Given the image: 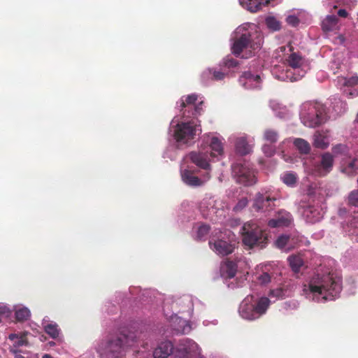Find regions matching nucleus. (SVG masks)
Here are the masks:
<instances>
[{
  "instance_id": "41",
  "label": "nucleus",
  "mask_w": 358,
  "mask_h": 358,
  "mask_svg": "<svg viewBox=\"0 0 358 358\" xmlns=\"http://www.w3.org/2000/svg\"><path fill=\"white\" fill-rule=\"evenodd\" d=\"M277 270L273 268L271 264L265 265L262 272L256 275V280L262 285L268 284L272 278H275Z\"/></svg>"
},
{
  "instance_id": "17",
  "label": "nucleus",
  "mask_w": 358,
  "mask_h": 358,
  "mask_svg": "<svg viewBox=\"0 0 358 358\" xmlns=\"http://www.w3.org/2000/svg\"><path fill=\"white\" fill-rule=\"evenodd\" d=\"M232 174L237 182L245 186H250L256 183L257 180L253 169L250 168L249 163L234 164L231 166Z\"/></svg>"
},
{
  "instance_id": "33",
  "label": "nucleus",
  "mask_w": 358,
  "mask_h": 358,
  "mask_svg": "<svg viewBox=\"0 0 358 358\" xmlns=\"http://www.w3.org/2000/svg\"><path fill=\"white\" fill-rule=\"evenodd\" d=\"M351 137L355 139V143H353V148L355 153V159L351 162L346 167L344 168V171L346 173L351 174L353 173L355 169L357 168L355 165V162L358 158V112L357 114V117L355 120L353 122V126L350 133Z\"/></svg>"
},
{
  "instance_id": "38",
  "label": "nucleus",
  "mask_w": 358,
  "mask_h": 358,
  "mask_svg": "<svg viewBox=\"0 0 358 358\" xmlns=\"http://www.w3.org/2000/svg\"><path fill=\"white\" fill-rule=\"evenodd\" d=\"M210 230L208 224L202 222H194L192 226V235L197 241H205Z\"/></svg>"
},
{
  "instance_id": "58",
  "label": "nucleus",
  "mask_w": 358,
  "mask_h": 358,
  "mask_svg": "<svg viewBox=\"0 0 358 358\" xmlns=\"http://www.w3.org/2000/svg\"><path fill=\"white\" fill-rule=\"evenodd\" d=\"M13 308L10 306L5 303H0V317L9 318L11 316Z\"/></svg>"
},
{
  "instance_id": "36",
  "label": "nucleus",
  "mask_w": 358,
  "mask_h": 358,
  "mask_svg": "<svg viewBox=\"0 0 358 358\" xmlns=\"http://www.w3.org/2000/svg\"><path fill=\"white\" fill-rule=\"evenodd\" d=\"M329 69L334 74L348 70V59L342 52H337L329 63Z\"/></svg>"
},
{
  "instance_id": "31",
  "label": "nucleus",
  "mask_w": 358,
  "mask_h": 358,
  "mask_svg": "<svg viewBox=\"0 0 358 358\" xmlns=\"http://www.w3.org/2000/svg\"><path fill=\"white\" fill-rule=\"evenodd\" d=\"M142 292L139 287H130L128 290L119 291L115 293V301L117 303H127L131 298L141 300L140 294Z\"/></svg>"
},
{
  "instance_id": "24",
  "label": "nucleus",
  "mask_w": 358,
  "mask_h": 358,
  "mask_svg": "<svg viewBox=\"0 0 358 358\" xmlns=\"http://www.w3.org/2000/svg\"><path fill=\"white\" fill-rule=\"evenodd\" d=\"M352 139H353V141L351 143V147H350L347 144H344V143H337V144L334 145L331 147V152H332L331 154L334 155V157H343V159H345V158L350 159L352 157L350 149H352L353 152H355L353 145H352L353 143H355V139L354 138H352ZM354 155H355V153H354ZM355 157L356 156H354L353 159L348 164L343 163L342 164V171L344 173H345L350 176H353L355 173L356 171L358 169V157H357V160H356V162H355V165H356L357 168L355 169V171H353L352 173L349 174V173H346L345 171H344V168L346 167L351 162H352L355 159Z\"/></svg>"
},
{
  "instance_id": "35",
  "label": "nucleus",
  "mask_w": 358,
  "mask_h": 358,
  "mask_svg": "<svg viewBox=\"0 0 358 358\" xmlns=\"http://www.w3.org/2000/svg\"><path fill=\"white\" fill-rule=\"evenodd\" d=\"M292 292V287L290 283H284L275 289H271L267 298L270 299L271 303V302H275L277 300L289 296Z\"/></svg>"
},
{
  "instance_id": "42",
  "label": "nucleus",
  "mask_w": 358,
  "mask_h": 358,
  "mask_svg": "<svg viewBox=\"0 0 358 358\" xmlns=\"http://www.w3.org/2000/svg\"><path fill=\"white\" fill-rule=\"evenodd\" d=\"M343 262L348 266L358 269V248H350L345 251Z\"/></svg>"
},
{
  "instance_id": "49",
  "label": "nucleus",
  "mask_w": 358,
  "mask_h": 358,
  "mask_svg": "<svg viewBox=\"0 0 358 358\" xmlns=\"http://www.w3.org/2000/svg\"><path fill=\"white\" fill-rule=\"evenodd\" d=\"M280 180L284 184L290 187H294L297 183V175L293 171H285L280 175Z\"/></svg>"
},
{
  "instance_id": "11",
  "label": "nucleus",
  "mask_w": 358,
  "mask_h": 358,
  "mask_svg": "<svg viewBox=\"0 0 358 358\" xmlns=\"http://www.w3.org/2000/svg\"><path fill=\"white\" fill-rule=\"evenodd\" d=\"M241 236L243 243L252 248L258 247L264 248L266 247L267 236L262 228L256 221L245 222L241 227Z\"/></svg>"
},
{
  "instance_id": "15",
  "label": "nucleus",
  "mask_w": 358,
  "mask_h": 358,
  "mask_svg": "<svg viewBox=\"0 0 358 358\" xmlns=\"http://www.w3.org/2000/svg\"><path fill=\"white\" fill-rule=\"evenodd\" d=\"M213 160L209 152L202 148L199 151H192L187 155L183 162L187 163H192L195 165L196 168L204 170V172H209L211 174L212 167L211 163L215 162Z\"/></svg>"
},
{
  "instance_id": "14",
  "label": "nucleus",
  "mask_w": 358,
  "mask_h": 358,
  "mask_svg": "<svg viewBox=\"0 0 358 358\" xmlns=\"http://www.w3.org/2000/svg\"><path fill=\"white\" fill-rule=\"evenodd\" d=\"M228 143L234 147L235 153L241 157L250 155L255 146V138L243 132L231 134L227 138Z\"/></svg>"
},
{
  "instance_id": "7",
  "label": "nucleus",
  "mask_w": 358,
  "mask_h": 358,
  "mask_svg": "<svg viewBox=\"0 0 358 358\" xmlns=\"http://www.w3.org/2000/svg\"><path fill=\"white\" fill-rule=\"evenodd\" d=\"M299 119L306 127H320L328 119L326 106L317 100L305 101L299 107Z\"/></svg>"
},
{
  "instance_id": "34",
  "label": "nucleus",
  "mask_w": 358,
  "mask_h": 358,
  "mask_svg": "<svg viewBox=\"0 0 358 358\" xmlns=\"http://www.w3.org/2000/svg\"><path fill=\"white\" fill-rule=\"evenodd\" d=\"M343 231L346 235L351 237L352 240L358 242V211L354 215H350L345 224L343 226Z\"/></svg>"
},
{
  "instance_id": "27",
  "label": "nucleus",
  "mask_w": 358,
  "mask_h": 358,
  "mask_svg": "<svg viewBox=\"0 0 358 358\" xmlns=\"http://www.w3.org/2000/svg\"><path fill=\"white\" fill-rule=\"evenodd\" d=\"M302 239L299 234H282L278 237L275 244L278 248L287 252L302 242Z\"/></svg>"
},
{
  "instance_id": "26",
  "label": "nucleus",
  "mask_w": 358,
  "mask_h": 358,
  "mask_svg": "<svg viewBox=\"0 0 358 358\" xmlns=\"http://www.w3.org/2000/svg\"><path fill=\"white\" fill-rule=\"evenodd\" d=\"M188 317L178 316V314L173 313L169 318V326L171 334L173 335L187 334L192 331V327Z\"/></svg>"
},
{
  "instance_id": "22",
  "label": "nucleus",
  "mask_w": 358,
  "mask_h": 358,
  "mask_svg": "<svg viewBox=\"0 0 358 358\" xmlns=\"http://www.w3.org/2000/svg\"><path fill=\"white\" fill-rule=\"evenodd\" d=\"M237 271V264L230 260L224 261L220 266V275L224 279V283L229 288L235 289L241 285L235 282L234 278Z\"/></svg>"
},
{
  "instance_id": "52",
  "label": "nucleus",
  "mask_w": 358,
  "mask_h": 358,
  "mask_svg": "<svg viewBox=\"0 0 358 358\" xmlns=\"http://www.w3.org/2000/svg\"><path fill=\"white\" fill-rule=\"evenodd\" d=\"M119 304L115 302L114 295L111 301H108L105 303L103 311L109 316L117 314L119 310Z\"/></svg>"
},
{
  "instance_id": "20",
  "label": "nucleus",
  "mask_w": 358,
  "mask_h": 358,
  "mask_svg": "<svg viewBox=\"0 0 358 358\" xmlns=\"http://www.w3.org/2000/svg\"><path fill=\"white\" fill-rule=\"evenodd\" d=\"M239 84L245 90H260L262 87V73L248 70L243 73L238 79Z\"/></svg>"
},
{
  "instance_id": "47",
  "label": "nucleus",
  "mask_w": 358,
  "mask_h": 358,
  "mask_svg": "<svg viewBox=\"0 0 358 358\" xmlns=\"http://www.w3.org/2000/svg\"><path fill=\"white\" fill-rule=\"evenodd\" d=\"M357 0H322V4L329 10L337 8L342 5H347L350 7L354 6Z\"/></svg>"
},
{
  "instance_id": "60",
  "label": "nucleus",
  "mask_w": 358,
  "mask_h": 358,
  "mask_svg": "<svg viewBox=\"0 0 358 358\" xmlns=\"http://www.w3.org/2000/svg\"><path fill=\"white\" fill-rule=\"evenodd\" d=\"M217 324H218V321L216 319L205 320L203 321V324L206 327H208L210 325L216 326Z\"/></svg>"
},
{
  "instance_id": "18",
  "label": "nucleus",
  "mask_w": 358,
  "mask_h": 358,
  "mask_svg": "<svg viewBox=\"0 0 358 358\" xmlns=\"http://www.w3.org/2000/svg\"><path fill=\"white\" fill-rule=\"evenodd\" d=\"M223 141V137L218 134L203 136L202 142L208 145L206 150L209 152L213 160L219 161L224 157Z\"/></svg>"
},
{
  "instance_id": "46",
  "label": "nucleus",
  "mask_w": 358,
  "mask_h": 358,
  "mask_svg": "<svg viewBox=\"0 0 358 358\" xmlns=\"http://www.w3.org/2000/svg\"><path fill=\"white\" fill-rule=\"evenodd\" d=\"M294 53L292 52V48L290 45H281L275 50L273 57L277 60L286 61L289 59L290 54Z\"/></svg>"
},
{
  "instance_id": "48",
  "label": "nucleus",
  "mask_w": 358,
  "mask_h": 358,
  "mask_svg": "<svg viewBox=\"0 0 358 358\" xmlns=\"http://www.w3.org/2000/svg\"><path fill=\"white\" fill-rule=\"evenodd\" d=\"M280 135L278 131L272 128H266L262 131V141L267 143L275 144L278 142Z\"/></svg>"
},
{
  "instance_id": "59",
  "label": "nucleus",
  "mask_w": 358,
  "mask_h": 358,
  "mask_svg": "<svg viewBox=\"0 0 358 358\" xmlns=\"http://www.w3.org/2000/svg\"><path fill=\"white\" fill-rule=\"evenodd\" d=\"M301 21L300 15H296L295 13L289 14L286 17V22L293 27H296L299 25Z\"/></svg>"
},
{
  "instance_id": "63",
  "label": "nucleus",
  "mask_w": 358,
  "mask_h": 358,
  "mask_svg": "<svg viewBox=\"0 0 358 358\" xmlns=\"http://www.w3.org/2000/svg\"><path fill=\"white\" fill-rule=\"evenodd\" d=\"M83 358H96L95 355L92 351H87L83 355Z\"/></svg>"
},
{
  "instance_id": "50",
  "label": "nucleus",
  "mask_w": 358,
  "mask_h": 358,
  "mask_svg": "<svg viewBox=\"0 0 358 358\" xmlns=\"http://www.w3.org/2000/svg\"><path fill=\"white\" fill-rule=\"evenodd\" d=\"M287 259L292 270L294 273H298L303 265V261L300 255H293L289 256Z\"/></svg>"
},
{
  "instance_id": "25",
  "label": "nucleus",
  "mask_w": 358,
  "mask_h": 358,
  "mask_svg": "<svg viewBox=\"0 0 358 358\" xmlns=\"http://www.w3.org/2000/svg\"><path fill=\"white\" fill-rule=\"evenodd\" d=\"M227 77V72L219 64L216 66L206 68L200 76L201 81L205 85H209L212 81H222Z\"/></svg>"
},
{
  "instance_id": "45",
  "label": "nucleus",
  "mask_w": 358,
  "mask_h": 358,
  "mask_svg": "<svg viewBox=\"0 0 358 358\" xmlns=\"http://www.w3.org/2000/svg\"><path fill=\"white\" fill-rule=\"evenodd\" d=\"M219 64L225 70L229 76L238 66L239 62L232 55H228L220 62Z\"/></svg>"
},
{
  "instance_id": "54",
  "label": "nucleus",
  "mask_w": 358,
  "mask_h": 358,
  "mask_svg": "<svg viewBox=\"0 0 358 358\" xmlns=\"http://www.w3.org/2000/svg\"><path fill=\"white\" fill-rule=\"evenodd\" d=\"M287 146H282V142L278 145V150L280 152V156L287 163L294 164L296 162V157L291 155H288L286 153Z\"/></svg>"
},
{
  "instance_id": "4",
  "label": "nucleus",
  "mask_w": 358,
  "mask_h": 358,
  "mask_svg": "<svg viewBox=\"0 0 358 358\" xmlns=\"http://www.w3.org/2000/svg\"><path fill=\"white\" fill-rule=\"evenodd\" d=\"M264 35L258 28L248 23L238 26L231 34L230 46L236 57H248L261 50Z\"/></svg>"
},
{
  "instance_id": "13",
  "label": "nucleus",
  "mask_w": 358,
  "mask_h": 358,
  "mask_svg": "<svg viewBox=\"0 0 358 358\" xmlns=\"http://www.w3.org/2000/svg\"><path fill=\"white\" fill-rule=\"evenodd\" d=\"M180 173L182 182L192 188L203 187L211 178L209 172H204L199 176L198 170L184 162L180 165Z\"/></svg>"
},
{
  "instance_id": "2",
  "label": "nucleus",
  "mask_w": 358,
  "mask_h": 358,
  "mask_svg": "<svg viewBox=\"0 0 358 358\" xmlns=\"http://www.w3.org/2000/svg\"><path fill=\"white\" fill-rule=\"evenodd\" d=\"M141 324L138 320L122 313L117 320L105 319L102 322L103 327L108 334L115 332L117 334L108 336L98 343L96 351L99 358H122L127 350L137 343Z\"/></svg>"
},
{
  "instance_id": "64",
  "label": "nucleus",
  "mask_w": 358,
  "mask_h": 358,
  "mask_svg": "<svg viewBox=\"0 0 358 358\" xmlns=\"http://www.w3.org/2000/svg\"><path fill=\"white\" fill-rule=\"evenodd\" d=\"M29 333L27 331H22V332H20L19 334L20 335L21 337H23V338H27V336H28Z\"/></svg>"
},
{
  "instance_id": "16",
  "label": "nucleus",
  "mask_w": 358,
  "mask_h": 358,
  "mask_svg": "<svg viewBox=\"0 0 358 358\" xmlns=\"http://www.w3.org/2000/svg\"><path fill=\"white\" fill-rule=\"evenodd\" d=\"M169 134L170 136L169 138V145L167 146L166 149L163 153V157L164 159H169L170 160H175L178 156V150H183L190 145H192L196 140V138L198 135H194L192 141L190 142H187L184 144L179 143V133H175V128H172L171 123H170Z\"/></svg>"
},
{
  "instance_id": "5",
  "label": "nucleus",
  "mask_w": 358,
  "mask_h": 358,
  "mask_svg": "<svg viewBox=\"0 0 358 358\" xmlns=\"http://www.w3.org/2000/svg\"><path fill=\"white\" fill-rule=\"evenodd\" d=\"M287 64V66L285 63L274 65L271 71L272 76L280 81L296 82L307 73L308 66L298 53L290 54Z\"/></svg>"
},
{
  "instance_id": "61",
  "label": "nucleus",
  "mask_w": 358,
  "mask_h": 358,
  "mask_svg": "<svg viewBox=\"0 0 358 358\" xmlns=\"http://www.w3.org/2000/svg\"><path fill=\"white\" fill-rule=\"evenodd\" d=\"M10 352L14 355L15 358H25L23 355L20 354L21 351L17 349L11 348L10 350Z\"/></svg>"
},
{
  "instance_id": "55",
  "label": "nucleus",
  "mask_w": 358,
  "mask_h": 358,
  "mask_svg": "<svg viewBox=\"0 0 358 358\" xmlns=\"http://www.w3.org/2000/svg\"><path fill=\"white\" fill-rule=\"evenodd\" d=\"M262 151L266 157H272L276 153V147L275 144L264 143Z\"/></svg>"
},
{
  "instance_id": "28",
  "label": "nucleus",
  "mask_w": 358,
  "mask_h": 358,
  "mask_svg": "<svg viewBox=\"0 0 358 358\" xmlns=\"http://www.w3.org/2000/svg\"><path fill=\"white\" fill-rule=\"evenodd\" d=\"M292 221L293 217L291 213L281 209L275 213L274 217L268 222V225L271 228L287 227Z\"/></svg>"
},
{
  "instance_id": "62",
  "label": "nucleus",
  "mask_w": 358,
  "mask_h": 358,
  "mask_svg": "<svg viewBox=\"0 0 358 358\" xmlns=\"http://www.w3.org/2000/svg\"><path fill=\"white\" fill-rule=\"evenodd\" d=\"M337 14L339 17L345 18L348 15V11L344 8H341L338 10Z\"/></svg>"
},
{
  "instance_id": "39",
  "label": "nucleus",
  "mask_w": 358,
  "mask_h": 358,
  "mask_svg": "<svg viewBox=\"0 0 358 358\" xmlns=\"http://www.w3.org/2000/svg\"><path fill=\"white\" fill-rule=\"evenodd\" d=\"M14 317L17 322L23 323L30 320L31 312L26 306L20 303L15 304L13 307Z\"/></svg>"
},
{
  "instance_id": "53",
  "label": "nucleus",
  "mask_w": 358,
  "mask_h": 358,
  "mask_svg": "<svg viewBox=\"0 0 358 358\" xmlns=\"http://www.w3.org/2000/svg\"><path fill=\"white\" fill-rule=\"evenodd\" d=\"M8 339L13 341V348H19L22 346H27L28 345V341L27 338H23L20 334H10L8 335Z\"/></svg>"
},
{
  "instance_id": "37",
  "label": "nucleus",
  "mask_w": 358,
  "mask_h": 358,
  "mask_svg": "<svg viewBox=\"0 0 358 358\" xmlns=\"http://www.w3.org/2000/svg\"><path fill=\"white\" fill-rule=\"evenodd\" d=\"M174 346L169 341H162L153 351L154 358H167L172 355L173 357Z\"/></svg>"
},
{
  "instance_id": "21",
  "label": "nucleus",
  "mask_w": 358,
  "mask_h": 358,
  "mask_svg": "<svg viewBox=\"0 0 358 358\" xmlns=\"http://www.w3.org/2000/svg\"><path fill=\"white\" fill-rule=\"evenodd\" d=\"M334 163V155L329 152H324L320 156L319 160L313 163V173L318 176H324L332 170Z\"/></svg>"
},
{
  "instance_id": "40",
  "label": "nucleus",
  "mask_w": 358,
  "mask_h": 358,
  "mask_svg": "<svg viewBox=\"0 0 358 358\" xmlns=\"http://www.w3.org/2000/svg\"><path fill=\"white\" fill-rule=\"evenodd\" d=\"M329 108L332 110L334 115L344 114L348 110L347 103L338 95L332 96L329 99Z\"/></svg>"
},
{
  "instance_id": "19",
  "label": "nucleus",
  "mask_w": 358,
  "mask_h": 358,
  "mask_svg": "<svg viewBox=\"0 0 358 358\" xmlns=\"http://www.w3.org/2000/svg\"><path fill=\"white\" fill-rule=\"evenodd\" d=\"M200 352L201 348L194 341L183 338L180 339L174 347L173 358H191L200 354Z\"/></svg>"
},
{
  "instance_id": "12",
  "label": "nucleus",
  "mask_w": 358,
  "mask_h": 358,
  "mask_svg": "<svg viewBox=\"0 0 358 358\" xmlns=\"http://www.w3.org/2000/svg\"><path fill=\"white\" fill-rule=\"evenodd\" d=\"M325 208L319 200L308 196L307 200L300 201L298 210L307 223L314 224L322 219Z\"/></svg>"
},
{
  "instance_id": "10",
  "label": "nucleus",
  "mask_w": 358,
  "mask_h": 358,
  "mask_svg": "<svg viewBox=\"0 0 358 358\" xmlns=\"http://www.w3.org/2000/svg\"><path fill=\"white\" fill-rule=\"evenodd\" d=\"M234 234L229 229H215L211 232L208 244L217 255L226 256L234 250Z\"/></svg>"
},
{
  "instance_id": "57",
  "label": "nucleus",
  "mask_w": 358,
  "mask_h": 358,
  "mask_svg": "<svg viewBox=\"0 0 358 358\" xmlns=\"http://www.w3.org/2000/svg\"><path fill=\"white\" fill-rule=\"evenodd\" d=\"M348 203L350 207L349 211L353 207L358 208V189L352 191L348 197Z\"/></svg>"
},
{
  "instance_id": "8",
  "label": "nucleus",
  "mask_w": 358,
  "mask_h": 358,
  "mask_svg": "<svg viewBox=\"0 0 358 358\" xmlns=\"http://www.w3.org/2000/svg\"><path fill=\"white\" fill-rule=\"evenodd\" d=\"M269 306L270 299L266 296L249 294L241 302L238 311L242 319L252 321L265 315Z\"/></svg>"
},
{
  "instance_id": "51",
  "label": "nucleus",
  "mask_w": 358,
  "mask_h": 358,
  "mask_svg": "<svg viewBox=\"0 0 358 358\" xmlns=\"http://www.w3.org/2000/svg\"><path fill=\"white\" fill-rule=\"evenodd\" d=\"M265 24L271 31H277L281 29V22L274 16L266 17Z\"/></svg>"
},
{
  "instance_id": "9",
  "label": "nucleus",
  "mask_w": 358,
  "mask_h": 358,
  "mask_svg": "<svg viewBox=\"0 0 358 358\" xmlns=\"http://www.w3.org/2000/svg\"><path fill=\"white\" fill-rule=\"evenodd\" d=\"M280 198L278 191L273 187H262L252 199V208L255 212L271 215Z\"/></svg>"
},
{
  "instance_id": "43",
  "label": "nucleus",
  "mask_w": 358,
  "mask_h": 358,
  "mask_svg": "<svg viewBox=\"0 0 358 358\" xmlns=\"http://www.w3.org/2000/svg\"><path fill=\"white\" fill-rule=\"evenodd\" d=\"M321 25L324 32H336L339 28V21L336 15H328L322 20Z\"/></svg>"
},
{
  "instance_id": "1",
  "label": "nucleus",
  "mask_w": 358,
  "mask_h": 358,
  "mask_svg": "<svg viewBox=\"0 0 358 358\" xmlns=\"http://www.w3.org/2000/svg\"><path fill=\"white\" fill-rule=\"evenodd\" d=\"M336 262L331 257L323 258L313 275L303 285L302 295L309 301L324 303L337 299L344 287L348 294H354L357 279L350 276L345 279L344 287Z\"/></svg>"
},
{
  "instance_id": "23",
  "label": "nucleus",
  "mask_w": 358,
  "mask_h": 358,
  "mask_svg": "<svg viewBox=\"0 0 358 358\" xmlns=\"http://www.w3.org/2000/svg\"><path fill=\"white\" fill-rule=\"evenodd\" d=\"M200 301L192 296L184 295L179 298L174 304L176 310L182 315V317L191 318L193 316L195 306L199 305Z\"/></svg>"
},
{
  "instance_id": "29",
  "label": "nucleus",
  "mask_w": 358,
  "mask_h": 358,
  "mask_svg": "<svg viewBox=\"0 0 358 358\" xmlns=\"http://www.w3.org/2000/svg\"><path fill=\"white\" fill-rule=\"evenodd\" d=\"M331 141V132L328 129L316 131L313 136V145L317 149H327Z\"/></svg>"
},
{
  "instance_id": "32",
  "label": "nucleus",
  "mask_w": 358,
  "mask_h": 358,
  "mask_svg": "<svg viewBox=\"0 0 358 358\" xmlns=\"http://www.w3.org/2000/svg\"><path fill=\"white\" fill-rule=\"evenodd\" d=\"M42 327L44 331L52 339L61 340L62 331L59 325L54 321L50 320L49 317L45 316L41 322Z\"/></svg>"
},
{
  "instance_id": "6",
  "label": "nucleus",
  "mask_w": 358,
  "mask_h": 358,
  "mask_svg": "<svg viewBox=\"0 0 358 358\" xmlns=\"http://www.w3.org/2000/svg\"><path fill=\"white\" fill-rule=\"evenodd\" d=\"M199 211L202 217L215 223H224L229 216V208L226 201L206 194L199 203Z\"/></svg>"
},
{
  "instance_id": "30",
  "label": "nucleus",
  "mask_w": 358,
  "mask_h": 358,
  "mask_svg": "<svg viewBox=\"0 0 358 358\" xmlns=\"http://www.w3.org/2000/svg\"><path fill=\"white\" fill-rule=\"evenodd\" d=\"M291 145H293L301 155H308L311 150L310 144L301 138L289 137L282 141V146L288 147Z\"/></svg>"
},
{
  "instance_id": "3",
  "label": "nucleus",
  "mask_w": 358,
  "mask_h": 358,
  "mask_svg": "<svg viewBox=\"0 0 358 358\" xmlns=\"http://www.w3.org/2000/svg\"><path fill=\"white\" fill-rule=\"evenodd\" d=\"M204 98L202 94L192 93L185 95L176 102V108L179 113L176 115L171 123L175 133H179V143L190 142L194 135L201 133V127L197 117L203 111Z\"/></svg>"
},
{
  "instance_id": "44",
  "label": "nucleus",
  "mask_w": 358,
  "mask_h": 358,
  "mask_svg": "<svg viewBox=\"0 0 358 358\" xmlns=\"http://www.w3.org/2000/svg\"><path fill=\"white\" fill-rule=\"evenodd\" d=\"M344 84L347 87L345 90L350 98L358 96V76H353L348 78H344Z\"/></svg>"
},
{
  "instance_id": "56",
  "label": "nucleus",
  "mask_w": 358,
  "mask_h": 358,
  "mask_svg": "<svg viewBox=\"0 0 358 358\" xmlns=\"http://www.w3.org/2000/svg\"><path fill=\"white\" fill-rule=\"evenodd\" d=\"M248 199L246 197L241 198L232 208V212L236 214L241 213L248 205Z\"/></svg>"
}]
</instances>
